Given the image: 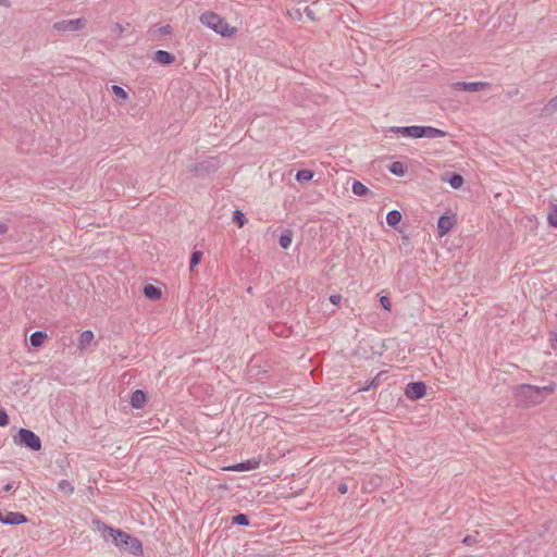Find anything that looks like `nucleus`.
Returning <instances> with one entry per match:
<instances>
[{"label": "nucleus", "instance_id": "aec40b11", "mask_svg": "<svg viewBox=\"0 0 557 557\" xmlns=\"http://www.w3.org/2000/svg\"><path fill=\"white\" fill-rule=\"evenodd\" d=\"M94 339V333L90 330H86L81 333L79 339H78V347L81 349L85 348L87 345H89Z\"/></svg>", "mask_w": 557, "mask_h": 557}, {"label": "nucleus", "instance_id": "37998d69", "mask_svg": "<svg viewBox=\"0 0 557 557\" xmlns=\"http://www.w3.org/2000/svg\"><path fill=\"white\" fill-rule=\"evenodd\" d=\"M553 341L557 344V333L553 334Z\"/></svg>", "mask_w": 557, "mask_h": 557}, {"label": "nucleus", "instance_id": "5701e85b", "mask_svg": "<svg viewBox=\"0 0 557 557\" xmlns=\"http://www.w3.org/2000/svg\"><path fill=\"white\" fill-rule=\"evenodd\" d=\"M557 111V95L553 97L542 109L544 115H552Z\"/></svg>", "mask_w": 557, "mask_h": 557}, {"label": "nucleus", "instance_id": "72a5a7b5", "mask_svg": "<svg viewBox=\"0 0 557 557\" xmlns=\"http://www.w3.org/2000/svg\"><path fill=\"white\" fill-rule=\"evenodd\" d=\"M380 304L385 310H391L392 302L387 296H381L380 297Z\"/></svg>", "mask_w": 557, "mask_h": 557}, {"label": "nucleus", "instance_id": "dca6fc26", "mask_svg": "<svg viewBox=\"0 0 557 557\" xmlns=\"http://www.w3.org/2000/svg\"><path fill=\"white\" fill-rule=\"evenodd\" d=\"M143 293L147 299L158 300L161 298V289L152 284H146Z\"/></svg>", "mask_w": 557, "mask_h": 557}, {"label": "nucleus", "instance_id": "9b49d317", "mask_svg": "<svg viewBox=\"0 0 557 557\" xmlns=\"http://www.w3.org/2000/svg\"><path fill=\"white\" fill-rule=\"evenodd\" d=\"M455 220L453 216L441 215L437 221V232L440 236L447 234L454 226Z\"/></svg>", "mask_w": 557, "mask_h": 557}, {"label": "nucleus", "instance_id": "1a4fd4ad", "mask_svg": "<svg viewBox=\"0 0 557 557\" xmlns=\"http://www.w3.org/2000/svg\"><path fill=\"white\" fill-rule=\"evenodd\" d=\"M405 394L411 400L420 399L426 394V384L422 381L410 382L406 386Z\"/></svg>", "mask_w": 557, "mask_h": 557}, {"label": "nucleus", "instance_id": "7c9ffc66", "mask_svg": "<svg viewBox=\"0 0 557 557\" xmlns=\"http://www.w3.org/2000/svg\"><path fill=\"white\" fill-rule=\"evenodd\" d=\"M383 374V372L377 373V375L364 387L359 388V391H369L372 387H376L380 382V376Z\"/></svg>", "mask_w": 557, "mask_h": 557}, {"label": "nucleus", "instance_id": "473e14b6", "mask_svg": "<svg viewBox=\"0 0 557 557\" xmlns=\"http://www.w3.org/2000/svg\"><path fill=\"white\" fill-rule=\"evenodd\" d=\"M10 422L7 411L0 407V426H7Z\"/></svg>", "mask_w": 557, "mask_h": 557}, {"label": "nucleus", "instance_id": "2eb2a0df", "mask_svg": "<svg viewBox=\"0 0 557 557\" xmlns=\"http://www.w3.org/2000/svg\"><path fill=\"white\" fill-rule=\"evenodd\" d=\"M153 60L159 64L170 65L175 61V57L165 50H158L154 52Z\"/></svg>", "mask_w": 557, "mask_h": 557}, {"label": "nucleus", "instance_id": "39448f33", "mask_svg": "<svg viewBox=\"0 0 557 557\" xmlns=\"http://www.w3.org/2000/svg\"><path fill=\"white\" fill-rule=\"evenodd\" d=\"M13 441L15 444L24 446L33 451H38L41 449V440L37 434H35L32 430L28 429H20L16 435L13 436Z\"/></svg>", "mask_w": 557, "mask_h": 557}, {"label": "nucleus", "instance_id": "c756f323", "mask_svg": "<svg viewBox=\"0 0 557 557\" xmlns=\"http://www.w3.org/2000/svg\"><path fill=\"white\" fill-rule=\"evenodd\" d=\"M547 220L550 226L557 227V205L550 207Z\"/></svg>", "mask_w": 557, "mask_h": 557}, {"label": "nucleus", "instance_id": "4c0bfd02", "mask_svg": "<svg viewBox=\"0 0 557 557\" xmlns=\"http://www.w3.org/2000/svg\"><path fill=\"white\" fill-rule=\"evenodd\" d=\"M9 231V226L5 223H0V235L5 234Z\"/></svg>", "mask_w": 557, "mask_h": 557}, {"label": "nucleus", "instance_id": "a211bd4d", "mask_svg": "<svg viewBox=\"0 0 557 557\" xmlns=\"http://www.w3.org/2000/svg\"><path fill=\"white\" fill-rule=\"evenodd\" d=\"M47 338V333L44 331H36L30 334L29 336V343L33 347H39L44 344L45 339Z\"/></svg>", "mask_w": 557, "mask_h": 557}, {"label": "nucleus", "instance_id": "423d86ee", "mask_svg": "<svg viewBox=\"0 0 557 557\" xmlns=\"http://www.w3.org/2000/svg\"><path fill=\"white\" fill-rule=\"evenodd\" d=\"M220 168V161L216 157H208L205 160L191 164L188 168V171L195 177H206L214 172H216Z\"/></svg>", "mask_w": 557, "mask_h": 557}, {"label": "nucleus", "instance_id": "a19ab883", "mask_svg": "<svg viewBox=\"0 0 557 557\" xmlns=\"http://www.w3.org/2000/svg\"><path fill=\"white\" fill-rule=\"evenodd\" d=\"M4 5L5 8H10L11 7V2L9 0H0V5Z\"/></svg>", "mask_w": 557, "mask_h": 557}, {"label": "nucleus", "instance_id": "6ab92c4d", "mask_svg": "<svg viewBox=\"0 0 557 557\" xmlns=\"http://www.w3.org/2000/svg\"><path fill=\"white\" fill-rule=\"evenodd\" d=\"M401 221V213L398 210H392L386 215V222L389 226L396 228Z\"/></svg>", "mask_w": 557, "mask_h": 557}, {"label": "nucleus", "instance_id": "6e6552de", "mask_svg": "<svg viewBox=\"0 0 557 557\" xmlns=\"http://www.w3.org/2000/svg\"><path fill=\"white\" fill-rule=\"evenodd\" d=\"M492 87L488 82H456L453 84L455 90H462L468 92L483 91Z\"/></svg>", "mask_w": 557, "mask_h": 557}, {"label": "nucleus", "instance_id": "ea45409f", "mask_svg": "<svg viewBox=\"0 0 557 557\" xmlns=\"http://www.w3.org/2000/svg\"><path fill=\"white\" fill-rule=\"evenodd\" d=\"M13 488V484L12 483H8L3 486V492H10L11 490Z\"/></svg>", "mask_w": 557, "mask_h": 557}, {"label": "nucleus", "instance_id": "393cba45", "mask_svg": "<svg viewBox=\"0 0 557 557\" xmlns=\"http://www.w3.org/2000/svg\"><path fill=\"white\" fill-rule=\"evenodd\" d=\"M233 222L237 224L238 227H243L246 224L247 219L240 210H235L233 211Z\"/></svg>", "mask_w": 557, "mask_h": 557}, {"label": "nucleus", "instance_id": "4468645a", "mask_svg": "<svg viewBox=\"0 0 557 557\" xmlns=\"http://www.w3.org/2000/svg\"><path fill=\"white\" fill-rule=\"evenodd\" d=\"M259 465H260V458H258V459L252 458V459L239 462V463L231 467V469L234 471H249V470L257 469L259 467Z\"/></svg>", "mask_w": 557, "mask_h": 557}, {"label": "nucleus", "instance_id": "58836bf2", "mask_svg": "<svg viewBox=\"0 0 557 557\" xmlns=\"http://www.w3.org/2000/svg\"><path fill=\"white\" fill-rule=\"evenodd\" d=\"M305 12L310 20H314V12L310 8H306Z\"/></svg>", "mask_w": 557, "mask_h": 557}, {"label": "nucleus", "instance_id": "c03bdc74", "mask_svg": "<svg viewBox=\"0 0 557 557\" xmlns=\"http://www.w3.org/2000/svg\"><path fill=\"white\" fill-rule=\"evenodd\" d=\"M0 520H2V511L0 510Z\"/></svg>", "mask_w": 557, "mask_h": 557}, {"label": "nucleus", "instance_id": "20e7f679", "mask_svg": "<svg viewBox=\"0 0 557 557\" xmlns=\"http://www.w3.org/2000/svg\"><path fill=\"white\" fill-rule=\"evenodd\" d=\"M200 22L223 37H232L237 32L236 27L230 26L224 17L212 11L202 13Z\"/></svg>", "mask_w": 557, "mask_h": 557}, {"label": "nucleus", "instance_id": "412c9836", "mask_svg": "<svg viewBox=\"0 0 557 557\" xmlns=\"http://www.w3.org/2000/svg\"><path fill=\"white\" fill-rule=\"evenodd\" d=\"M293 239V232L290 230H285L278 237V244L283 249H287Z\"/></svg>", "mask_w": 557, "mask_h": 557}, {"label": "nucleus", "instance_id": "c9c22d12", "mask_svg": "<svg viewBox=\"0 0 557 557\" xmlns=\"http://www.w3.org/2000/svg\"><path fill=\"white\" fill-rule=\"evenodd\" d=\"M330 301L334 305H339L341 301H342V296L341 295H331L330 296Z\"/></svg>", "mask_w": 557, "mask_h": 557}, {"label": "nucleus", "instance_id": "ddd939ff", "mask_svg": "<svg viewBox=\"0 0 557 557\" xmlns=\"http://www.w3.org/2000/svg\"><path fill=\"white\" fill-rule=\"evenodd\" d=\"M443 181L447 182L454 189L460 188L465 183L462 175L456 172L445 173Z\"/></svg>", "mask_w": 557, "mask_h": 557}, {"label": "nucleus", "instance_id": "bb28decb", "mask_svg": "<svg viewBox=\"0 0 557 557\" xmlns=\"http://www.w3.org/2000/svg\"><path fill=\"white\" fill-rule=\"evenodd\" d=\"M232 523L236 525H249V518L245 513H238L232 518Z\"/></svg>", "mask_w": 557, "mask_h": 557}, {"label": "nucleus", "instance_id": "cd10ccee", "mask_svg": "<svg viewBox=\"0 0 557 557\" xmlns=\"http://www.w3.org/2000/svg\"><path fill=\"white\" fill-rule=\"evenodd\" d=\"M201 258H202L201 251H199V250L193 251V253L190 256V260H189V268L191 271L195 269V267H197L200 263Z\"/></svg>", "mask_w": 557, "mask_h": 557}, {"label": "nucleus", "instance_id": "f03ea898", "mask_svg": "<svg viewBox=\"0 0 557 557\" xmlns=\"http://www.w3.org/2000/svg\"><path fill=\"white\" fill-rule=\"evenodd\" d=\"M555 388V383L542 387L531 384H519L512 388V394L517 406L529 408L542 404Z\"/></svg>", "mask_w": 557, "mask_h": 557}, {"label": "nucleus", "instance_id": "f704fd0d", "mask_svg": "<svg viewBox=\"0 0 557 557\" xmlns=\"http://www.w3.org/2000/svg\"><path fill=\"white\" fill-rule=\"evenodd\" d=\"M462 543L470 546V545H473L474 543H476V539L475 536L473 535H467L463 540H462Z\"/></svg>", "mask_w": 557, "mask_h": 557}, {"label": "nucleus", "instance_id": "0eeeda50", "mask_svg": "<svg viewBox=\"0 0 557 557\" xmlns=\"http://www.w3.org/2000/svg\"><path fill=\"white\" fill-rule=\"evenodd\" d=\"M86 26L85 18H74V20H62L53 23L52 28L59 33H74L82 30Z\"/></svg>", "mask_w": 557, "mask_h": 557}, {"label": "nucleus", "instance_id": "c85d7f7f", "mask_svg": "<svg viewBox=\"0 0 557 557\" xmlns=\"http://www.w3.org/2000/svg\"><path fill=\"white\" fill-rule=\"evenodd\" d=\"M59 491L65 493V494H73L74 486L67 481V480H61L58 484Z\"/></svg>", "mask_w": 557, "mask_h": 557}, {"label": "nucleus", "instance_id": "f3484780", "mask_svg": "<svg viewBox=\"0 0 557 557\" xmlns=\"http://www.w3.org/2000/svg\"><path fill=\"white\" fill-rule=\"evenodd\" d=\"M351 190L356 196H359V197H364V196L372 194V191L364 184H362L359 181H354Z\"/></svg>", "mask_w": 557, "mask_h": 557}, {"label": "nucleus", "instance_id": "b1692460", "mask_svg": "<svg viewBox=\"0 0 557 557\" xmlns=\"http://www.w3.org/2000/svg\"><path fill=\"white\" fill-rule=\"evenodd\" d=\"M389 172L397 175V176H403L406 172V166L403 162L400 161H395L393 162L391 165H389Z\"/></svg>", "mask_w": 557, "mask_h": 557}, {"label": "nucleus", "instance_id": "f257e3e1", "mask_svg": "<svg viewBox=\"0 0 557 557\" xmlns=\"http://www.w3.org/2000/svg\"><path fill=\"white\" fill-rule=\"evenodd\" d=\"M92 524L99 532H101L102 537L106 541L111 540L112 543L117 547L128 552L132 555H143V544L137 537L124 532L121 529L109 527L99 519H94Z\"/></svg>", "mask_w": 557, "mask_h": 557}, {"label": "nucleus", "instance_id": "a878e982", "mask_svg": "<svg viewBox=\"0 0 557 557\" xmlns=\"http://www.w3.org/2000/svg\"><path fill=\"white\" fill-rule=\"evenodd\" d=\"M111 90L112 94L116 97V99L121 101L126 100L128 97L127 92L121 86L112 85Z\"/></svg>", "mask_w": 557, "mask_h": 557}, {"label": "nucleus", "instance_id": "79ce46f5", "mask_svg": "<svg viewBox=\"0 0 557 557\" xmlns=\"http://www.w3.org/2000/svg\"><path fill=\"white\" fill-rule=\"evenodd\" d=\"M115 29L119 32V33H122L123 32V27L121 24H115Z\"/></svg>", "mask_w": 557, "mask_h": 557}, {"label": "nucleus", "instance_id": "7ed1b4c3", "mask_svg": "<svg viewBox=\"0 0 557 557\" xmlns=\"http://www.w3.org/2000/svg\"><path fill=\"white\" fill-rule=\"evenodd\" d=\"M391 132L413 138H437L446 137L448 135L447 132L440 128L423 125L394 126L391 127Z\"/></svg>", "mask_w": 557, "mask_h": 557}, {"label": "nucleus", "instance_id": "e433bc0d", "mask_svg": "<svg viewBox=\"0 0 557 557\" xmlns=\"http://www.w3.org/2000/svg\"><path fill=\"white\" fill-rule=\"evenodd\" d=\"M337 491L341 494H346L347 491H348V485L346 483L342 482V483L338 484Z\"/></svg>", "mask_w": 557, "mask_h": 557}, {"label": "nucleus", "instance_id": "4be33fe9", "mask_svg": "<svg viewBox=\"0 0 557 557\" xmlns=\"http://www.w3.org/2000/svg\"><path fill=\"white\" fill-rule=\"evenodd\" d=\"M314 176V172L312 170H299L297 173H296V181L299 182V183H305V182H309L313 178Z\"/></svg>", "mask_w": 557, "mask_h": 557}, {"label": "nucleus", "instance_id": "f8f14e48", "mask_svg": "<svg viewBox=\"0 0 557 557\" xmlns=\"http://www.w3.org/2000/svg\"><path fill=\"white\" fill-rule=\"evenodd\" d=\"M147 393L141 389H136L132 393L131 405L135 409L143 408L147 403Z\"/></svg>", "mask_w": 557, "mask_h": 557}, {"label": "nucleus", "instance_id": "2f4dec72", "mask_svg": "<svg viewBox=\"0 0 557 557\" xmlns=\"http://www.w3.org/2000/svg\"><path fill=\"white\" fill-rule=\"evenodd\" d=\"M160 36H168V35H171L172 32H173V28L171 25H163L161 27H159L157 30H156Z\"/></svg>", "mask_w": 557, "mask_h": 557}, {"label": "nucleus", "instance_id": "9d476101", "mask_svg": "<svg viewBox=\"0 0 557 557\" xmlns=\"http://www.w3.org/2000/svg\"><path fill=\"white\" fill-rule=\"evenodd\" d=\"M28 519L25 515L13 511L8 512L7 515L2 513V520H0L1 523L11 525L23 524L26 523Z\"/></svg>", "mask_w": 557, "mask_h": 557}]
</instances>
